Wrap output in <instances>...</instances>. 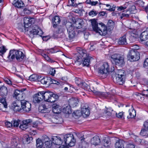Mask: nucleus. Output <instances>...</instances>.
Listing matches in <instances>:
<instances>
[{
    "instance_id": "f257e3e1",
    "label": "nucleus",
    "mask_w": 148,
    "mask_h": 148,
    "mask_svg": "<svg viewBox=\"0 0 148 148\" xmlns=\"http://www.w3.org/2000/svg\"><path fill=\"white\" fill-rule=\"evenodd\" d=\"M77 51L80 56H75L76 58L75 62L79 65L82 64L83 66H88L89 65L90 57L87 55L86 51L82 48H79Z\"/></svg>"
},
{
    "instance_id": "f03ea898",
    "label": "nucleus",
    "mask_w": 148,
    "mask_h": 148,
    "mask_svg": "<svg viewBox=\"0 0 148 148\" xmlns=\"http://www.w3.org/2000/svg\"><path fill=\"white\" fill-rule=\"evenodd\" d=\"M93 30L101 36H105L107 33V28L105 24L102 22L98 23L93 19L91 22Z\"/></svg>"
},
{
    "instance_id": "7ed1b4c3",
    "label": "nucleus",
    "mask_w": 148,
    "mask_h": 148,
    "mask_svg": "<svg viewBox=\"0 0 148 148\" xmlns=\"http://www.w3.org/2000/svg\"><path fill=\"white\" fill-rule=\"evenodd\" d=\"M24 54L21 51L13 50L10 51L8 58L10 61H12L15 58L17 60L21 61L24 58Z\"/></svg>"
},
{
    "instance_id": "20e7f679",
    "label": "nucleus",
    "mask_w": 148,
    "mask_h": 148,
    "mask_svg": "<svg viewBox=\"0 0 148 148\" xmlns=\"http://www.w3.org/2000/svg\"><path fill=\"white\" fill-rule=\"evenodd\" d=\"M25 95L22 93H20L15 98L18 101L21 102V107L23 109L25 112H28L30 110L31 104L28 102L24 100Z\"/></svg>"
},
{
    "instance_id": "39448f33",
    "label": "nucleus",
    "mask_w": 148,
    "mask_h": 148,
    "mask_svg": "<svg viewBox=\"0 0 148 148\" xmlns=\"http://www.w3.org/2000/svg\"><path fill=\"white\" fill-rule=\"evenodd\" d=\"M111 60L113 64L118 66H122L125 63L124 56L119 54H115L112 55Z\"/></svg>"
},
{
    "instance_id": "423d86ee",
    "label": "nucleus",
    "mask_w": 148,
    "mask_h": 148,
    "mask_svg": "<svg viewBox=\"0 0 148 148\" xmlns=\"http://www.w3.org/2000/svg\"><path fill=\"white\" fill-rule=\"evenodd\" d=\"M64 143L63 145L70 147L74 146L76 142L75 139L74 138L73 135L71 134L65 135L64 136Z\"/></svg>"
},
{
    "instance_id": "0eeeda50",
    "label": "nucleus",
    "mask_w": 148,
    "mask_h": 148,
    "mask_svg": "<svg viewBox=\"0 0 148 148\" xmlns=\"http://www.w3.org/2000/svg\"><path fill=\"white\" fill-rule=\"evenodd\" d=\"M117 77H116L115 82L119 85L123 84L125 82V74L123 70H117Z\"/></svg>"
},
{
    "instance_id": "6e6552de",
    "label": "nucleus",
    "mask_w": 148,
    "mask_h": 148,
    "mask_svg": "<svg viewBox=\"0 0 148 148\" xmlns=\"http://www.w3.org/2000/svg\"><path fill=\"white\" fill-rule=\"evenodd\" d=\"M128 57L132 61H137L140 59L139 53L136 50H132L129 52Z\"/></svg>"
},
{
    "instance_id": "1a4fd4ad",
    "label": "nucleus",
    "mask_w": 148,
    "mask_h": 148,
    "mask_svg": "<svg viewBox=\"0 0 148 148\" xmlns=\"http://www.w3.org/2000/svg\"><path fill=\"white\" fill-rule=\"evenodd\" d=\"M109 66L107 62H104L99 68V72L101 74L106 75L109 73Z\"/></svg>"
},
{
    "instance_id": "9d476101",
    "label": "nucleus",
    "mask_w": 148,
    "mask_h": 148,
    "mask_svg": "<svg viewBox=\"0 0 148 148\" xmlns=\"http://www.w3.org/2000/svg\"><path fill=\"white\" fill-rule=\"evenodd\" d=\"M21 104V102L18 101H14L11 106V108L13 110L14 112H22V110L25 111L20 107Z\"/></svg>"
},
{
    "instance_id": "9b49d317",
    "label": "nucleus",
    "mask_w": 148,
    "mask_h": 148,
    "mask_svg": "<svg viewBox=\"0 0 148 148\" xmlns=\"http://www.w3.org/2000/svg\"><path fill=\"white\" fill-rule=\"evenodd\" d=\"M30 36L33 38L34 35H37L40 36L42 35L43 34L42 30L36 26V28H33L32 30L29 31Z\"/></svg>"
},
{
    "instance_id": "f8f14e48",
    "label": "nucleus",
    "mask_w": 148,
    "mask_h": 148,
    "mask_svg": "<svg viewBox=\"0 0 148 148\" xmlns=\"http://www.w3.org/2000/svg\"><path fill=\"white\" fill-rule=\"evenodd\" d=\"M90 89L92 92L95 95L103 97L105 98H110L112 97V95L109 92H101L97 91V90L94 89Z\"/></svg>"
},
{
    "instance_id": "ddd939ff",
    "label": "nucleus",
    "mask_w": 148,
    "mask_h": 148,
    "mask_svg": "<svg viewBox=\"0 0 148 148\" xmlns=\"http://www.w3.org/2000/svg\"><path fill=\"white\" fill-rule=\"evenodd\" d=\"M43 99V97L40 91L33 96V101L35 103H38L41 101Z\"/></svg>"
},
{
    "instance_id": "4468645a",
    "label": "nucleus",
    "mask_w": 148,
    "mask_h": 148,
    "mask_svg": "<svg viewBox=\"0 0 148 148\" xmlns=\"http://www.w3.org/2000/svg\"><path fill=\"white\" fill-rule=\"evenodd\" d=\"M34 19L33 18H29L25 17L24 18V27L25 28H28V30L29 29L30 27L29 26H30L31 24L34 23Z\"/></svg>"
},
{
    "instance_id": "2eb2a0df",
    "label": "nucleus",
    "mask_w": 148,
    "mask_h": 148,
    "mask_svg": "<svg viewBox=\"0 0 148 148\" xmlns=\"http://www.w3.org/2000/svg\"><path fill=\"white\" fill-rule=\"evenodd\" d=\"M67 29L69 38L71 39L74 38L75 34L74 28L72 26V25L71 24L69 27H67Z\"/></svg>"
},
{
    "instance_id": "dca6fc26",
    "label": "nucleus",
    "mask_w": 148,
    "mask_h": 148,
    "mask_svg": "<svg viewBox=\"0 0 148 148\" xmlns=\"http://www.w3.org/2000/svg\"><path fill=\"white\" fill-rule=\"evenodd\" d=\"M114 139L116 141L115 144V148H124V146L125 144L124 141L116 138Z\"/></svg>"
},
{
    "instance_id": "f3484780",
    "label": "nucleus",
    "mask_w": 148,
    "mask_h": 148,
    "mask_svg": "<svg viewBox=\"0 0 148 148\" xmlns=\"http://www.w3.org/2000/svg\"><path fill=\"white\" fill-rule=\"evenodd\" d=\"M52 143L55 145H63L64 143L61 138L59 136H54L51 138Z\"/></svg>"
},
{
    "instance_id": "a211bd4d",
    "label": "nucleus",
    "mask_w": 148,
    "mask_h": 148,
    "mask_svg": "<svg viewBox=\"0 0 148 148\" xmlns=\"http://www.w3.org/2000/svg\"><path fill=\"white\" fill-rule=\"evenodd\" d=\"M41 92L42 95L43 97V99H44L45 101L48 102L50 98V97L53 95V92L49 91Z\"/></svg>"
},
{
    "instance_id": "6ab92c4d",
    "label": "nucleus",
    "mask_w": 148,
    "mask_h": 148,
    "mask_svg": "<svg viewBox=\"0 0 148 148\" xmlns=\"http://www.w3.org/2000/svg\"><path fill=\"white\" fill-rule=\"evenodd\" d=\"M79 139L80 140L78 143L79 148H86V146L88 145V143L85 140V138L82 136Z\"/></svg>"
},
{
    "instance_id": "aec40b11",
    "label": "nucleus",
    "mask_w": 148,
    "mask_h": 148,
    "mask_svg": "<svg viewBox=\"0 0 148 148\" xmlns=\"http://www.w3.org/2000/svg\"><path fill=\"white\" fill-rule=\"evenodd\" d=\"M140 38L141 41H145L148 38V28L142 33Z\"/></svg>"
},
{
    "instance_id": "412c9836",
    "label": "nucleus",
    "mask_w": 148,
    "mask_h": 148,
    "mask_svg": "<svg viewBox=\"0 0 148 148\" xmlns=\"http://www.w3.org/2000/svg\"><path fill=\"white\" fill-rule=\"evenodd\" d=\"M90 142L91 144L97 145L100 143V140L99 136H95L91 139Z\"/></svg>"
},
{
    "instance_id": "4be33fe9",
    "label": "nucleus",
    "mask_w": 148,
    "mask_h": 148,
    "mask_svg": "<svg viewBox=\"0 0 148 148\" xmlns=\"http://www.w3.org/2000/svg\"><path fill=\"white\" fill-rule=\"evenodd\" d=\"M82 113L84 117H86L88 116L90 114V111L88 107H83L82 108Z\"/></svg>"
},
{
    "instance_id": "5701e85b",
    "label": "nucleus",
    "mask_w": 148,
    "mask_h": 148,
    "mask_svg": "<svg viewBox=\"0 0 148 148\" xmlns=\"http://www.w3.org/2000/svg\"><path fill=\"white\" fill-rule=\"evenodd\" d=\"M69 106L73 107L77 106L78 101L77 98H72L69 100Z\"/></svg>"
},
{
    "instance_id": "b1692460",
    "label": "nucleus",
    "mask_w": 148,
    "mask_h": 148,
    "mask_svg": "<svg viewBox=\"0 0 148 148\" xmlns=\"http://www.w3.org/2000/svg\"><path fill=\"white\" fill-rule=\"evenodd\" d=\"M8 94L7 88L5 86H1V89L0 91V95L2 97L6 98Z\"/></svg>"
},
{
    "instance_id": "393cba45",
    "label": "nucleus",
    "mask_w": 148,
    "mask_h": 148,
    "mask_svg": "<svg viewBox=\"0 0 148 148\" xmlns=\"http://www.w3.org/2000/svg\"><path fill=\"white\" fill-rule=\"evenodd\" d=\"M82 21L80 19H77L75 23L73 24L74 26L76 28L80 29L82 27Z\"/></svg>"
},
{
    "instance_id": "a878e982",
    "label": "nucleus",
    "mask_w": 148,
    "mask_h": 148,
    "mask_svg": "<svg viewBox=\"0 0 148 148\" xmlns=\"http://www.w3.org/2000/svg\"><path fill=\"white\" fill-rule=\"evenodd\" d=\"M53 112L56 114H58L60 112V107L56 104H54L52 106Z\"/></svg>"
},
{
    "instance_id": "bb28decb",
    "label": "nucleus",
    "mask_w": 148,
    "mask_h": 148,
    "mask_svg": "<svg viewBox=\"0 0 148 148\" xmlns=\"http://www.w3.org/2000/svg\"><path fill=\"white\" fill-rule=\"evenodd\" d=\"M53 27H56V26L58 25L60 22V20L58 16H56L52 20Z\"/></svg>"
},
{
    "instance_id": "cd10ccee",
    "label": "nucleus",
    "mask_w": 148,
    "mask_h": 148,
    "mask_svg": "<svg viewBox=\"0 0 148 148\" xmlns=\"http://www.w3.org/2000/svg\"><path fill=\"white\" fill-rule=\"evenodd\" d=\"M102 143L104 146L108 147L110 145V140L108 137H105L102 141Z\"/></svg>"
},
{
    "instance_id": "c85d7f7f",
    "label": "nucleus",
    "mask_w": 148,
    "mask_h": 148,
    "mask_svg": "<svg viewBox=\"0 0 148 148\" xmlns=\"http://www.w3.org/2000/svg\"><path fill=\"white\" fill-rule=\"evenodd\" d=\"M48 102H54L56 101L58 98V96L56 94H54L53 92V95H52L50 97Z\"/></svg>"
},
{
    "instance_id": "c756f323",
    "label": "nucleus",
    "mask_w": 148,
    "mask_h": 148,
    "mask_svg": "<svg viewBox=\"0 0 148 148\" xmlns=\"http://www.w3.org/2000/svg\"><path fill=\"white\" fill-rule=\"evenodd\" d=\"M118 44L120 45H126L127 44L126 36H124L120 37L119 39Z\"/></svg>"
},
{
    "instance_id": "7c9ffc66",
    "label": "nucleus",
    "mask_w": 148,
    "mask_h": 148,
    "mask_svg": "<svg viewBox=\"0 0 148 148\" xmlns=\"http://www.w3.org/2000/svg\"><path fill=\"white\" fill-rule=\"evenodd\" d=\"M69 105H65L62 109V111L63 113L66 114H69L71 113V110Z\"/></svg>"
},
{
    "instance_id": "2f4dec72",
    "label": "nucleus",
    "mask_w": 148,
    "mask_h": 148,
    "mask_svg": "<svg viewBox=\"0 0 148 148\" xmlns=\"http://www.w3.org/2000/svg\"><path fill=\"white\" fill-rule=\"evenodd\" d=\"M131 109L129 110L130 116H128L127 118H132L135 116L136 115V112L133 108L132 106Z\"/></svg>"
},
{
    "instance_id": "473e14b6",
    "label": "nucleus",
    "mask_w": 148,
    "mask_h": 148,
    "mask_svg": "<svg viewBox=\"0 0 148 148\" xmlns=\"http://www.w3.org/2000/svg\"><path fill=\"white\" fill-rule=\"evenodd\" d=\"M14 5L19 8L24 6V4L21 0H17V1L14 4Z\"/></svg>"
},
{
    "instance_id": "72a5a7b5",
    "label": "nucleus",
    "mask_w": 148,
    "mask_h": 148,
    "mask_svg": "<svg viewBox=\"0 0 148 148\" xmlns=\"http://www.w3.org/2000/svg\"><path fill=\"white\" fill-rule=\"evenodd\" d=\"M114 22L110 20L108 21L107 23V27H106V28L108 27V29L110 30H112L114 28Z\"/></svg>"
},
{
    "instance_id": "f704fd0d",
    "label": "nucleus",
    "mask_w": 148,
    "mask_h": 148,
    "mask_svg": "<svg viewBox=\"0 0 148 148\" xmlns=\"http://www.w3.org/2000/svg\"><path fill=\"white\" fill-rule=\"evenodd\" d=\"M82 115V113L79 110H77L73 113V116L75 118H78Z\"/></svg>"
},
{
    "instance_id": "c9c22d12",
    "label": "nucleus",
    "mask_w": 148,
    "mask_h": 148,
    "mask_svg": "<svg viewBox=\"0 0 148 148\" xmlns=\"http://www.w3.org/2000/svg\"><path fill=\"white\" fill-rule=\"evenodd\" d=\"M36 147L38 148H42L44 144V143L42 141V140L39 138L38 139L36 140Z\"/></svg>"
},
{
    "instance_id": "e433bc0d",
    "label": "nucleus",
    "mask_w": 148,
    "mask_h": 148,
    "mask_svg": "<svg viewBox=\"0 0 148 148\" xmlns=\"http://www.w3.org/2000/svg\"><path fill=\"white\" fill-rule=\"evenodd\" d=\"M80 87H82V88H84V89H90L91 91H92L90 89L93 90L92 88H93V89H95L93 87L91 86V87H90V86H88L86 83L83 82L82 83V86H81Z\"/></svg>"
},
{
    "instance_id": "4c0bfd02",
    "label": "nucleus",
    "mask_w": 148,
    "mask_h": 148,
    "mask_svg": "<svg viewBox=\"0 0 148 148\" xmlns=\"http://www.w3.org/2000/svg\"><path fill=\"white\" fill-rule=\"evenodd\" d=\"M136 10L135 6L134 5L131 6L127 10H126V12H129V14L135 13V12Z\"/></svg>"
},
{
    "instance_id": "58836bf2",
    "label": "nucleus",
    "mask_w": 148,
    "mask_h": 148,
    "mask_svg": "<svg viewBox=\"0 0 148 148\" xmlns=\"http://www.w3.org/2000/svg\"><path fill=\"white\" fill-rule=\"evenodd\" d=\"M113 70L112 71H109V73H108V74L111 75L112 77L113 78L114 81H115L116 77H117V71H114V68H113Z\"/></svg>"
},
{
    "instance_id": "ea45409f",
    "label": "nucleus",
    "mask_w": 148,
    "mask_h": 148,
    "mask_svg": "<svg viewBox=\"0 0 148 148\" xmlns=\"http://www.w3.org/2000/svg\"><path fill=\"white\" fill-rule=\"evenodd\" d=\"M32 139V136H29L28 135H27L24 137V139L25 140V143L27 144L30 143Z\"/></svg>"
},
{
    "instance_id": "a19ab883",
    "label": "nucleus",
    "mask_w": 148,
    "mask_h": 148,
    "mask_svg": "<svg viewBox=\"0 0 148 148\" xmlns=\"http://www.w3.org/2000/svg\"><path fill=\"white\" fill-rule=\"evenodd\" d=\"M5 98L3 97L2 98L0 99V102L2 103L4 107L5 108H7V104L5 101Z\"/></svg>"
},
{
    "instance_id": "79ce46f5",
    "label": "nucleus",
    "mask_w": 148,
    "mask_h": 148,
    "mask_svg": "<svg viewBox=\"0 0 148 148\" xmlns=\"http://www.w3.org/2000/svg\"><path fill=\"white\" fill-rule=\"evenodd\" d=\"M83 81L79 78H76L75 79V82L79 86H82V83Z\"/></svg>"
},
{
    "instance_id": "37998d69",
    "label": "nucleus",
    "mask_w": 148,
    "mask_h": 148,
    "mask_svg": "<svg viewBox=\"0 0 148 148\" xmlns=\"http://www.w3.org/2000/svg\"><path fill=\"white\" fill-rule=\"evenodd\" d=\"M148 130L145 128L142 129L140 132V135L143 136H145L148 135Z\"/></svg>"
},
{
    "instance_id": "c03bdc74",
    "label": "nucleus",
    "mask_w": 148,
    "mask_h": 148,
    "mask_svg": "<svg viewBox=\"0 0 148 148\" xmlns=\"http://www.w3.org/2000/svg\"><path fill=\"white\" fill-rule=\"evenodd\" d=\"M41 140L44 143L50 140L48 137L46 135L43 136L42 137V139Z\"/></svg>"
},
{
    "instance_id": "a18cd8bd",
    "label": "nucleus",
    "mask_w": 148,
    "mask_h": 148,
    "mask_svg": "<svg viewBox=\"0 0 148 148\" xmlns=\"http://www.w3.org/2000/svg\"><path fill=\"white\" fill-rule=\"evenodd\" d=\"M97 13L98 12L92 10L89 12L88 15L90 16H96L97 14Z\"/></svg>"
},
{
    "instance_id": "49530a36",
    "label": "nucleus",
    "mask_w": 148,
    "mask_h": 148,
    "mask_svg": "<svg viewBox=\"0 0 148 148\" xmlns=\"http://www.w3.org/2000/svg\"><path fill=\"white\" fill-rule=\"evenodd\" d=\"M52 141H51L50 140H49L47 142L45 143V146L47 147L50 148L52 146Z\"/></svg>"
},
{
    "instance_id": "de8ad7c7",
    "label": "nucleus",
    "mask_w": 148,
    "mask_h": 148,
    "mask_svg": "<svg viewBox=\"0 0 148 148\" xmlns=\"http://www.w3.org/2000/svg\"><path fill=\"white\" fill-rule=\"evenodd\" d=\"M29 79L32 81H35L37 80V75H32L29 77Z\"/></svg>"
},
{
    "instance_id": "09e8293b",
    "label": "nucleus",
    "mask_w": 148,
    "mask_h": 148,
    "mask_svg": "<svg viewBox=\"0 0 148 148\" xmlns=\"http://www.w3.org/2000/svg\"><path fill=\"white\" fill-rule=\"evenodd\" d=\"M56 120V119L55 118L53 119V120L54 121V123H56L61 124L63 122L62 119L61 118H59L58 121L56 120V121H55Z\"/></svg>"
},
{
    "instance_id": "8fccbe9b",
    "label": "nucleus",
    "mask_w": 148,
    "mask_h": 148,
    "mask_svg": "<svg viewBox=\"0 0 148 148\" xmlns=\"http://www.w3.org/2000/svg\"><path fill=\"white\" fill-rule=\"evenodd\" d=\"M20 121H21L19 120L17 121L14 120L12 121V123H13V126L14 127H17L19 125V122Z\"/></svg>"
},
{
    "instance_id": "3c124183",
    "label": "nucleus",
    "mask_w": 148,
    "mask_h": 148,
    "mask_svg": "<svg viewBox=\"0 0 148 148\" xmlns=\"http://www.w3.org/2000/svg\"><path fill=\"white\" fill-rule=\"evenodd\" d=\"M46 105L45 104H42L38 108V110L39 111L42 112V111L44 110V108H46Z\"/></svg>"
},
{
    "instance_id": "603ef678",
    "label": "nucleus",
    "mask_w": 148,
    "mask_h": 148,
    "mask_svg": "<svg viewBox=\"0 0 148 148\" xmlns=\"http://www.w3.org/2000/svg\"><path fill=\"white\" fill-rule=\"evenodd\" d=\"M32 122V120L31 119H28L23 121V123L26 125L28 126V124L31 123Z\"/></svg>"
},
{
    "instance_id": "864d4df0",
    "label": "nucleus",
    "mask_w": 148,
    "mask_h": 148,
    "mask_svg": "<svg viewBox=\"0 0 148 148\" xmlns=\"http://www.w3.org/2000/svg\"><path fill=\"white\" fill-rule=\"evenodd\" d=\"M22 92H21L20 91L18 90H16L14 93V97H15V98L18 96L19 95L20 93H22Z\"/></svg>"
},
{
    "instance_id": "5fc2aeb1",
    "label": "nucleus",
    "mask_w": 148,
    "mask_h": 148,
    "mask_svg": "<svg viewBox=\"0 0 148 148\" xmlns=\"http://www.w3.org/2000/svg\"><path fill=\"white\" fill-rule=\"evenodd\" d=\"M12 123L9 121H6L5 123V125L7 127H10L13 126Z\"/></svg>"
},
{
    "instance_id": "6e6d98bb",
    "label": "nucleus",
    "mask_w": 148,
    "mask_h": 148,
    "mask_svg": "<svg viewBox=\"0 0 148 148\" xmlns=\"http://www.w3.org/2000/svg\"><path fill=\"white\" fill-rule=\"evenodd\" d=\"M28 126L22 123V124L20 125L19 127L22 130H24L28 128Z\"/></svg>"
},
{
    "instance_id": "4d7b16f0",
    "label": "nucleus",
    "mask_w": 148,
    "mask_h": 148,
    "mask_svg": "<svg viewBox=\"0 0 148 148\" xmlns=\"http://www.w3.org/2000/svg\"><path fill=\"white\" fill-rule=\"evenodd\" d=\"M46 77H43L40 80V82L43 84H47L46 82Z\"/></svg>"
},
{
    "instance_id": "13d9d810",
    "label": "nucleus",
    "mask_w": 148,
    "mask_h": 148,
    "mask_svg": "<svg viewBox=\"0 0 148 148\" xmlns=\"http://www.w3.org/2000/svg\"><path fill=\"white\" fill-rule=\"evenodd\" d=\"M46 79L47 84V83L48 85L52 84V79L49 77H46Z\"/></svg>"
},
{
    "instance_id": "bf43d9fd",
    "label": "nucleus",
    "mask_w": 148,
    "mask_h": 148,
    "mask_svg": "<svg viewBox=\"0 0 148 148\" xmlns=\"http://www.w3.org/2000/svg\"><path fill=\"white\" fill-rule=\"evenodd\" d=\"M50 108H47L46 106V108H44V110L42 111V113H48L50 112Z\"/></svg>"
},
{
    "instance_id": "052dcab7",
    "label": "nucleus",
    "mask_w": 148,
    "mask_h": 148,
    "mask_svg": "<svg viewBox=\"0 0 148 148\" xmlns=\"http://www.w3.org/2000/svg\"><path fill=\"white\" fill-rule=\"evenodd\" d=\"M135 145L131 144H127L126 145L125 148H135Z\"/></svg>"
},
{
    "instance_id": "680f3d73",
    "label": "nucleus",
    "mask_w": 148,
    "mask_h": 148,
    "mask_svg": "<svg viewBox=\"0 0 148 148\" xmlns=\"http://www.w3.org/2000/svg\"><path fill=\"white\" fill-rule=\"evenodd\" d=\"M143 66L145 67H148V58H146L144 61Z\"/></svg>"
},
{
    "instance_id": "e2e57ef3",
    "label": "nucleus",
    "mask_w": 148,
    "mask_h": 148,
    "mask_svg": "<svg viewBox=\"0 0 148 148\" xmlns=\"http://www.w3.org/2000/svg\"><path fill=\"white\" fill-rule=\"evenodd\" d=\"M23 11L24 13L26 14H29L31 13V11L27 9L26 8H25L24 10Z\"/></svg>"
},
{
    "instance_id": "0e129e2a",
    "label": "nucleus",
    "mask_w": 148,
    "mask_h": 148,
    "mask_svg": "<svg viewBox=\"0 0 148 148\" xmlns=\"http://www.w3.org/2000/svg\"><path fill=\"white\" fill-rule=\"evenodd\" d=\"M115 8L116 6L114 5H113V6H112V8L111 6H110V8L108 9H107L106 10H108V11L111 12L114 11L115 10Z\"/></svg>"
},
{
    "instance_id": "69168bd1",
    "label": "nucleus",
    "mask_w": 148,
    "mask_h": 148,
    "mask_svg": "<svg viewBox=\"0 0 148 148\" xmlns=\"http://www.w3.org/2000/svg\"><path fill=\"white\" fill-rule=\"evenodd\" d=\"M129 14H130L129 13L128 14H125L124 13H122L121 16H120V18L121 19L123 18L124 17H128L129 16Z\"/></svg>"
},
{
    "instance_id": "338daca9",
    "label": "nucleus",
    "mask_w": 148,
    "mask_h": 148,
    "mask_svg": "<svg viewBox=\"0 0 148 148\" xmlns=\"http://www.w3.org/2000/svg\"><path fill=\"white\" fill-rule=\"evenodd\" d=\"M56 71L55 69H52L50 70L49 71V73L51 75L53 76L56 73Z\"/></svg>"
},
{
    "instance_id": "774afa93",
    "label": "nucleus",
    "mask_w": 148,
    "mask_h": 148,
    "mask_svg": "<svg viewBox=\"0 0 148 148\" xmlns=\"http://www.w3.org/2000/svg\"><path fill=\"white\" fill-rule=\"evenodd\" d=\"M6 49L5 47L3 46L2 47H0V52L2 53H3L5 52Z\"/></svg>"
}]
</instances>
